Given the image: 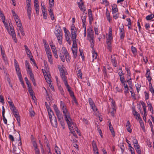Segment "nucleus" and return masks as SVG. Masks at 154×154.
Here are the masks:
<instances>
[{"instance_id":"23","label":"nucleus","mask_w":154,"mask_h":154,"mask_svg":"<svg viewBox=\"0 0 154 154\" xmlns=\"http://www.w3.org/2000/svg\"><path fill=\"white\" fill-rule=\"evenodd\" d=\"M106 43L107 45V49L109 50V51L111 52L112 50V42H109L108 41L106 42Z\"/></svg>"},{"instance_id":"22","label":"nucleus","mask_w":154,"mask_h":154,"mask_svg":"<svg viewBox=\"0 0 154 154\" xmlns=\"http://www.w3.org/2000/svg\"><path fill=\"white\" fill-rule=\"evenodd\" d=\"M18 77L21 78V74L20 72V71L19 67L15 68Z\"/></svg>"},{"instance_id":"13","label":"nucleus","mask_w":154,"mask_h":154,"mask_svg":"<svg viewBox=\"0 0 154 154\" xmlns=\"http://www.w3.org/2000/svg\"><path fill=\"white\" fill-rule=\"evenodd\" d=\"M48 112V114L49 119H51V115H54V113L51 109L50 106L48 105L46 107Z\"/></svg>"},{"instance_id":"56","label":"nucleus","mask_w":154,"mask_h":154,"mask_svg":"<svg viewBox=\"0 0 154 154\" xmlns=\"http://www.w3.org/2000/svg\"><path fill=\"white\" fill-rule=\"evenodd\" d=\"M78 76L81 79L82 78V74L80 70H79L78 71Z\"/></svg>"},{"instance_id":"57","label":"nucleus","mask_w":154,"mask_h":154,"mask_svg":"<svg viewBox=\"0 0 154 154\" xmlns=\"http://www.w3.org/2000/svg\"><path fill=\"white\" fill-rule=\"evenodd\" d=\"M42 5V12H46V9L45 7V6L44 5H42V3L41 4Z\"/></svg>"},{"instance_id":"8","label":"nucleus","mask_w":154,"mask_h":154,"mask_svg":"<svg viewBox=\"0 0 154 154\" xmlns=\"http://www.w3.org/2000/svg\"><path fill=\"white\" fill-rule=\"evenodd\" d=\"M88 102L89 104L90 105L91 109L93 110V111L94 112L96 111L97 109V108L91 98H89Z\"/></svg>"},{"instance_id":"33","label":"nucleus","mask_w":154,"mask_h":154,"mask_svg":"<svg viewBox=\"0 0 154 154\" xmlns=\"http://www.w3.org/2000/svg\"><path fill=\"white\" fill-rule=\"evenodd\" d=\"M54 0H49V4L50 8H52L54 6Z\"/></svg>"},{"instance_id":"5","label":"nucleus","mask_w":154,"mask_h":154,"mask_svg":"<svg viewBox=\"0 0 154 154\" xmlns=\"http://www.w3.org/2000/svg\"><path fill=\"white\" fill-rule=\"evenodd\" d=\"M5 26L9 33L12 36L13 40L16 43L17 42V40L16 38V35L13 28H12L10 26V29L9 30L8 29V26L7 23H6Z\"/></svg>"},{"instance_id":"45","label":"nucleus","mask_w":154,"mask_h":154,"mask_svg":"<svg viewBox=\"0 0 154 154\" xmlns=\"http://www.w3.org/2000/svg\"><path fill=\"white\" fill-rule=\"evenodd\" d=\"M144 94H145V99L146 100H148L149 99V93H148L146 91L144 92Z\"/></svg>"},{"instance_id":"2","label":"nucleus","mask_w":154,"mask_h":154,"mask_svg":"<svg viewBox=\"0 0 154 154\" xmlns=\"http://www.w3.org/2000/svg\"><path fill=\"white\" fill-rule=\"evenodd\" d=\"M87 34L88 39L91 43V47L93 48H94V31L91 28L88 29Z\"/></svg>"},{"instance_id":"25","label":"nucleus","mask_w":154,"mask_h":154,"mask_svg":"<svg viewBox=\"0 0 154 154\" xmlns=\"http://www.w3.org/2000/svg\"><path fill=\"white\" fill-rule=\"evenodd\" d=\"M8 101L9 105V106L11 110L13 109H15V108L16 107L12 101Z\"/></svg>"},{"instance_id":"30","label":"nucleus","mask_w":154,"mask_h":154,"mask_svg":"<svg viewBox=\"0 0 154 154\" xmlns=\"http://www.w3.org/2000/svg\"><path fill=\"white\" fill-rule=\"evenodd\" d=\"M45 51L47 55L48 54H51V53L48 45H47L45 49Z\"/></svg>"},{"instance_id":"9","label":"nucleus","mask_w":154,"mask_h":154,"mask_svg":"<svg viewBox=\"0 0 154 154\" xmlns=\"http://www.w3.org/2000/svg\"><path fill=\"white\" fill-rule=\"evenodd\" d=\"M117 56L116 55H112L111 57V62L112 63L113 66L115 67L117 66V61L116 57Z\"/></svg>"},{"instance_id":"37","label":"nucleus","mask_w":154,"mask_h":154,"mask_svg":"<svg viewBox=\"0 0 154 154\" xmlns=\"http://www.w3.org/2000/svg\"><path fill=\"white\" fill-rule=\"evenodd\" d=\"M86 15L82 16L81 19L82 21V23H85L86 22Z\"/></svg>"},{"instance_id":"31","label":"nucleus","mask_w":154,"mask_h":154,"mask_svg":"<svg viewBox=\"0 0 154 154\" xmlns=\"http://www.w3.org/2000/svg\"><path fill=\"white\" fill-rule=\"evenodd\" d=\"M154 17V15L152 14H151L147 16L146 19L147 20H150L152 19Z\"/></svg>"},{"instance_id":"6","label":"nucleus","mask_w":154,"mask_h":154,"mask_svg":"<svg viewBox=\"0 0 154 154\" xmlns=\"http://www.w3.org/2000/svg\"><path fill=\"white\" fill-rule=\"evenodd\" d=\"M49 119L52 125L55 128H56L57 126V119L54 114V115H51V118Z\"/></svg>"},{"instance_id":"55","label":"nucleus","mask_w":154,"mask_h":154,"mask_svg":"<svg viewBox=\"0 0 154 154\" xmlns=\"http://www.w3.org/2000/svg\"><path fill=\"white\" fill-rule=\"evenodd\" d=\"M120 79L122 83H123L124 82H125L126 81L124 77V76H120Z\"/></svg>"},{"instance_id":"53","label":"nucleus","mask_w":154,"mask_h":154,"mask_svg":"<svg viewBox=\"0 0 154 154\" xmlns=\"http://www.w3.org/2000/svg\"><path fill=\"white\" fill-rule=\"evenodd\" d=\"M119 70L120 71L118 72V74L119 76L120 77L121 76H123L122 75H123L124 73H123V71L122 69L120 68L119 69Z\"/></svg>"},{"instance_id":"44","label":"nucleus","mask_w":154,"mask_h":154,"mask_svg":"<svg viewBox=\"0 0 154 154\" xmlns=\"http://www.w3.org/2000/svg\"><path fill=\"white\" fill-rule=\"evenodd\" d=\"M0 47L1 50V55L2 56V58H4V57H5V51H2V45H0Z\"/></svg>"},{"instance_id":"51","label":"nucleus","mask_w":154,"mask_h":154,"mask_svg":"<svg viewBox=\"0 0 154 154\" xmlns=\"http://www.w3.org/2000/svg\"><path fill=\"white\" fill-rule=\"evenodd\" d=\"M2 116L3 117V120L4 123L6 125H7V121L5 117V114L2 115Z\"/></svg>"},{"instance_id":"49","label":"nucleus","mask_w":154,"mask_h":154,"mask_svg":"<svg viewBox=\"0 0 154 154\" xmlns=\"http://www.w3.org/2000/svg\"><path fill=\"white\" fill-rule=\"evenodd\" d=\"M131 51L133 54H134L137 52V50L135 48L132 46L131 47Z\"/></svg>"},{"instance_id":"11","label":"nucleus","mask_w":154,"mask_h":154,"mask_svg":"<svg viewBox=\"0 0 154 154\" xmlns=\"http://www.w3.org/2000/svg\"><path fill=\"white\" fill-rule=\"evenodd\" d=\"M82 0H80V2H78L77 4L80 10L82 11L83 13H84L85 11L86 10V9L85 7L82 8V6L84 4V2H82Z\"/></svg>"},{"instance_id":"48","label":"nucleus","mask_w":154,"mask_h":154,"mask_svg":"<svg viewBox=\"0 0 154 154\" xmlns=\"http://www.w3.org/2000/svg\"><path fill=\"white\" fill-rule=\"evenodd\" d=\"M16 119H17V123H18V125L20 126V116H17V117H16L15 118Z\"/></svg>"},{"instance_id":"38","label":"nucleus","mask_w":154,"mask_h":154,"mask_svg":"<svg viewBox=\"0 0 154 154\" xmlns=\"http://www.w3.org/2000/svg\"><path fill=\"white\" fill-rule=\"evenodd\" d=\"M0 17L2 19V22L4 23V25H6V23H5V17L4 16V14H1L0 15Z\"/></svg>"},{"instance_id":"18","label":"nucleus","mask_w":154,"mask_h":154,"mask_svg":"<svg viewBox=\"0 0 154 154\" xmlns=\"http://www.w3.org/2000/svg\"><path fill=\"white\" fill-rule=\"evenodd\" d=\"M48 11L49 12V14L51 17V20H54V16L52 9L51 8H50L48 10Z\"/></svg>"},{"instance_id":"16","label":"nucleus","mask_w":154,"mask_h":154,"mask_svg":"<svg viewBox=\"0 0 154 154\" xmlns=\"http://www.w3.org/2000/svg\"><path fill=\"white\" fill-rule=\"evenodd\" d=\"M92 145L93 148V150L95 152L98 151V148L96 143L94 140L92 141Z\"/></svg>"},{"instance_id":"62","label":"nucleus","mask_w":154,"mask_h":154,"mask_svg":"<svg viewBox=\"0 0 154 154\" xmlns=\"http://www.w3.org/2000/svg\"><path fill=\"white\" fill-rule=\"evenodd\" d=\"M46 12H43L42 14L43 16V18L44 19L46 20L47 19V14L46 13Z\"/></svg>"},{"instance_id":"12","label":"nucleus","mask_w":154,"mask_h":154,"mask_svg":"<svg viewBox=\"0 0 154 154\" xmlns=\"http://www.w3.org/2000/svg\"><path fill=\"white\" fill-rule=\"evenodd\" d=\"M76 32V31L75 26L74 25L72 26L71 27V36H72V37H75V36H77Z\"/></svg>"},{"instance_id":"19","label":"nucleus","mask_w":154,"mask_h":154,"mask_svg":"<svg viewBox=\"0 0 154 154\" xmlns=\"http://www.w3.org/2000/svg\"><path fill=\"white\" fill-rule=\"evenodd\" d=\"M112 14H114L116 13L118 11V9L117 5H114L113 6H112Z\"/></svg>"},{"instance_id":"14","label":"nucleus","mask_w":154,"mask_h":154,"mask_svg":"<svg viewBox=\"0 0 154 154\" xmlns=\"http://www.w3.org/2000/svg\"><path fill=\"white\" fill-rule=\"evenodd\" d=\"M71 121H71L70 119H69V122L67 123V124L68 125L69 129H70V131L71 132V133L74 134V133H75V132L73 129L72 126H71L72 124H73V122H72Z\"/></svg>"},{"instance_id":"36","label":"nucleus","mask_w":154,"mask_h":154,"mask_svg":"<svg viewBox=\"0 0 154 154\" xmlns=\"http://www.w3.org/2000/svg\"><path fill=\"white\" fill-rule=\"evenodd\" d=\"M32 144H33V146L35 148V152L37 150H38V149L37 148V144L36 142V141H33Z\"/></svg>"},{"instance_id":"24","label":"nucleus","mask_w":154,"mask_h":154,"mask_svg":"<svg viewBox=\"0 0 154 154\" xmlns=\"http://www.w3.org/2000/svg\"><path fill=\"white\" fill-rule=\"evenodd\" d=\"M45 77V79L47 82L49 84V86H50V85H51V80L50 78H49V77L48 76V75H47L46 76L44 75Z\"/></svg>"},{"instance_id":"20","label":"nucleus","mask_w":154,"mask_h":154,"mask_svg":"<svg viewBox=\"0 0 154 154\" xmlns=\"http://www.w3.org/2000/svg\"><path fill=\"white\" fill-rule=\"evenodd\" d=\"M140 102L143 108L144 111V113L145 114L146 112V108L145 103L142 101H141Z\"/></svg>"},{"instance_id":"29","label":"nucleus","mask_w":154,"mask_h":154,"mask_svg":"<svg viewBox=\"0 0 154 154\" xmlns=\"http://www.w3.org/2000/svg\"><path fill=\"white\" fill-rule=\"evenodd\" d=\"M147 104L148 107L150 111H151L152 110V111L153 110V107L150 102L149 101H148L147 103Z\"/></svg>"},{"instance_id":"50","label":"nucleus","mask_w":154,"mask_h":154,"mask_svg":"<svg viewBox=\"0 0 154 154\" xmlns=\"http://www.w3.org/2000/svg\"><path fill=\"white\" fill-rule=\"evenodd\" d=\"M17 25L18 27H19L22 26V24L21 23L20 20H19L18 21H16Z\"/></svg>"},{"instance_id":"21","label":"nucleus","mask_w":154,"mask_h":154,"mask_svg":"<svg viewBox=\"0 0 154 154\" xmlns=\"http://www.w3.org/2000/svg\"><path fill=\"white\" fill-rule=\"evenodd\" d=\"M132 142L133 143L134 147L139 145L138 143V141L136 139L135 137H133L132 139Z\"/></svg>"},{"instance_id":"40","label":"nucleus","mask_w":154,"mask_h":154,"mask_svg":"<svg viewBox=\"0 0 154 154\" xmlns=\"http://www.w3.org/2000/svg\"><path fill=\"white\" fill-rule=\"evenodd\" d=\"M29 114L30 116L32 117L34 116L35 113V112L31 109V110L30 109L29 110Z\"/></svg>"},{"instance_id":"60","label":"nucleus","mask_w":154,"mask_h":154,"mask_svg":"<svg viewBox=\"0 0 154 154\" xmlns=\"http://www.w3.org/2000/svg\"><path fill=\"white\" fill-rule=\"evenodd\" d=\"M97 53L95 52L93 53V54H92V57H93L94 59H95L97 58Z\"/></svg>"},{"instance_id":"52","label":"nucleus","mask_w":154,"mask_h":154,"mask_svg":"<svg viewBox=\"0 0 154 154\" xmlns=\"http://www.w3.org/2000/svg\"><path fill=\"white\" fill-rule=\"evenodd\" d=\"M58 147L56 146L55 147V152L57 154H61L60 151H58Z\"/></svg>"},{"instance_id":"43","label":"nucleus","mask_w":154,"mask_h":154,"mask_svg":"<svg viewBox=\"0 0 154 154\" xmlns=\"http://www.w3.org/2000/svg\"><path fill=\"white\" fill-rule=\"evenodd\" d=\"M50 46L51 47L52 51L53 53L57 52V50L54 45H50Z\"/></svg>"},{"instance_id":"59","label":"nucleus","mask_w":154,"mask_h":154,"mask_svg":"<svg viewBox=\"0 0 154 154\" xmlns=\"http://www.w3.org/2000/svg\"><path fill=\"white\" fill-rule=\"evenodd\" d=\"M67 89H68L71 88L68 85L67 81H65V82L64 83Z\"/></svg>"},{"instance_id":"17","label":"nucleus","mask_w":154,"mask_h":154,"mask_svg":"<svg viewBox=\"0 0 154 154\" xmlns=\"http://www.w3.org/2000/svg\"><path fill=\"white\" fill-rule=\"evenodd\" d=\"M56 115L58 118V120L59 121H60L61 119L63 120V117L62 113H61L60 111H59L56 113Z\"/></svg>"},{"instance_id":"27","label":"nucleus","mask_w":154,"mask_h":154,"mask_svg":"<svg viewBox=\"0 0 154 154\" xmlns=\"http://www.w3.org/2000/svg\"><path fill=\"white\" fill-rule=\"evenodd\" d=\"M135 149L137 153V154H141V149L140 148V146L138 145L137 146L135 147Z\"/></svg>"},{"instance_id":"3","label":"nucleus","mask_w":154,"mask_h":154,"mask_svg":"<svg viewBox=\"0 0 154 154\" xmlns=\"http://www.w3.org/2000/svg\"><path fill=\"white\" fill-rule=\"evenodd\" d=\"M55 31L54 32L55 34L57 37L58 40V42L60 45H61L62 43V33L61 32V29L60 26H59L58 28L56 27Z\"/></svg>"},{"instance_id":"32","label":"nucleus","mask_w":154,"mask_h":154,"mask_svg":"<svg viewBox=\"0 0 154 154\" xmlns=\"http://www.w3.org/2000/svg\"><path fill=\"white\" fill-rule=\"evenodd\" d=\"M72 50L74 57L75 58L77 56V49H73L72 48Z\"/></svg>"},{"instance_id":"28","label":"nucleus","mask_w":154,"mask_h":154,"mask_svg":"<svg viewBox=\"0 0 154 154\" xmlns=\"http://www.w3.org/2000/svg\"><path fill=\"white\" fill-rule=\"evenodd\" d=\"M139 121L141 127L142 128V129L144 131H145V127L144 126V123L142 121V119H140V120H139Z\"/></svg>"},{"instance_id":"35","label":"nucleus","mask_w":154,"mask_h":154,"mask_svg":"<svg viewBox=\"0 0 154 154\" xmlns=\"http://www.w3.org/2000/svg\"><path fill=\"white\" fill-rule=\"evenodd\" d=\"M125 70H126V71L127 72V73L128 74L127 78L128 79H129V77H130V76H131V72H130V69L128 67H125Z\"/></svg>"},{"instance_id":"54","label":"nucleus","mask_w":154,"mask_h":154,"mask_svg":"<svg viewBox=\"0 0 154 154\" xmlns=\"http://www.w3.org/2000/svg\"><path fill=\"white\" fill-rule=\"evenodd\" d=\"M60 121V125H61L62 127L63 128V129H64L65 128V124L63 121V120H61L60 121Z\"/></svg>"},{"instance_id":"42","label":"nucleus","mask_w":154,"mask_h":154,"mask_svg":"<svg viewBox=\"0 0 154 154\" xmlns=\"http://www.w3.org/2000/svg\"><path fill=\"white\" fill-rule=\"evenodd\" d=\"M113 39L112 36L108 35V37H106V42L108 41L109 42H112Z\"/></svg>"},{"instance_id":"26","label":"nucleus","mask_w":154,"mask_h":154,"mask_svg":"<svg viewBox=\"0 0 154 154\" xmlns=\"http://www.w3.org/2000/svg\"><path fill=\"white\" fill-rule=\"evenodd\" d=\"M47 56L48 61L51 64H53V61L51 54H48Z\"/></svg>"},{"instance_id":"63","label":"nucleus","mask_w":154,"mask_h":154,"mask_svg":"<svg viewBox=\"0 0 154 154\" xmlns=\"http://www.w3.org/2000/svg\"><path fill=\"white\" fill-rule=\"evenodd\" d=\"M88 16H92V12L91 9L88 10Z\"/></svg>"},{"instance_id":"1","label":"nucleus","mask_w":154,"mask_h":154,"mask_svg":"<svg viewBox=\"0 0 154 154\" xmlns=\"http://www.w3.org/2000/svg\"><path fill=\"white\" fill-rule=\"evenodd\" d=\"M60 106L65 117V119L67 123H68L69 122V119H70L71 121V119L69 116V113L68 112L66 106L64 102L61 101Z\"/></svg>"},{"instance_id":"7","label":"nucleus","mask_w":154,"mask_h":154,"mask_svg":"<svg viewBox=\"0 0 154 154\" xmlns=\"http://www.w3.org/2000/svg\"><path fill=\"white\" fill-rule=\"evenodd\" d=\"M30 3L31 2H26L27 12L29 19V20L31 19V15L32 10Z\"/></svg>"},{"instance_id":"10","label":"nucleus","mask_w":154,"mask_h":154,"mask_svg":"<svg viewBox=\"0 0 154 154\" xmlns=\"http://www.w3.org/2000/svg\"><path fill=\"white\" fill-rule=\"evenodd\" d=\"M76 36H75V37H72V36H71V38L73 41V44L72 46V48L73 49H77V44L76 40Z\"/></svg>"},{"instance_id":"4","label":"nucleus","mask_w":154,"mask_h":154,"mask_svg":"<svg viewBox=\"0 0 154 154\" xmlns=\"http://www.w3.org/2000/svg\"><path fill=\"white\" fill-rule=\"evenodd\" d=\"M58 68L60 72V76L62 80L64 83L65 82V81H67V77L66 76V75H67V71H65L60 65L58 66Z\"/></svg>"},{"instance_id":"47","label":"nucleus","mask_w":154,"mask_h":154,"mask_svg":"<svg viewBox=\"0 0 154 154\" xmlns=\"http://www.w3.org/2000/svg\"><path fill=\"white\" fill-rule=\"evenodd\" d=\"M19 29L21 32V34L23 35L24 36L25 35V33L23 30V28L21 27V26H20L19 27Z\"/></svg>"},{"instance_id":"39","label":"nucleus","mask_w":154,"mask_h":154,"mask_svg":"<svg viewBox=\"0 0 154 154\" xmlns=\"http://www.w3.org/2000/svg\"><path fill=\"white\" fill-rule=\"evenodd\" d=\"M106 15L107 20L110 23L111 19L110 18V14L109 12H106Z\"/></svg>"},{"instance_id":"15","label":"nucleus","mask_w":154,"mask_h":154,"mask_svg":"<svg viewBox=\"0 0 154 154\" xmlns=\"http://www.w3.org/2000/svg\"><path fill=\"white\" fill-rule=\"evenodd\" d=\"M11 110L15 118L16 117L19 116V113L18 112L17 109H16V108H15V109H11Z\"/></svg>"},{"instance_id":"34","label":"nucleus","mask_w":154,"mask_h":154,"mask_svg":"<svg viewBox=\"0 0 154 154\" xmlns=\"http://www.w3.org/2000/svg\"><path fill=\"white\" fill-rule=\"evenodd\" d=\"M109 128V129L110 130V131L111 132V133L112 134L113 137H114L115 136V133L114 131V130L113 128L112 127H110Z\"/></svg>"},{"instance_id":"58","label":"nucleus","mask_w":154,"mask_h":154,"mask_svg":"<svg viewBox=\"0 0 154 154\" xmlns=\"http://www.w3.org/2000/svg\"><path fill=\"white\" fill-rule=\"evenodd\" d=\"M29 75L30 76V79L32 81L35 80L34 75L32 72H31L30 74H29Z\"/></svg>"},{"instance_id":"41","label":"nucleus","mask_w":154,"mask_h":154,"mask_svg":"<svg viewBox=\"0 0 154 154\" xmlns=\"http://www.w3.org/2000/svg\"><path fill=\"white\" fill-rule=\"evenodd\" d=\"M53 108L55 113H56L60 111L59 110L57 106L55 104H54L53 105Z\"/></svg>"},{"instance_id":"61","label":"nucleus","mask_w":154,"mask_h":154,"mask_svg":"<svg viewBox=\"0 0 154 154\" xmlns=\"http://www.w3.org/2000/svg\"><path fill=\"white\" fill-rule=\"evenodd\" d=\"M120 147L121 150L122 152H123L125 150V147L124 146V145L123 144L120 145Z\"/></svg>"},{"instance_id":"46","label":"nucleus","mask_w":154,"mask_h":154,"mask_svg":"<svg viewBox=\"0 0 154 154\" xmlns=\"http://www.w3.org/2000/svg\"><path fill=\"white\" fill-rule=\"evenodd\" d=\"M25 64L26 67L28 69H29V68H30V65H29V63L28 61H27L26 60L25 61Z\"/></svg>"},{"instance_id":"64","label":"nucleus","mask_w":154,"mask_h":154,"mask_svg":"<svg viewBox=\"0 0 154 154\" xmlns=\"http://www.w3.org/2000/svg\"><path fill=\"white\" fill-rule=\"evenodd\" d=\"M26 52L27 55L29 56V57H30V55L31 53L30 50L29 48L26 50Z\"/></svg>"}]
</instances>
